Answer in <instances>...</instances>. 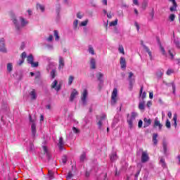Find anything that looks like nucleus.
<instances>
[{
  "label": "nucleus",
  "mask_w": 180,
  "mask_h": 180,
  "mask_svg": "<svg viewBox=\"0 0 180 180\" xmlns=\"http://www.w3.org/2000/svg\"><path fill=\"white\" fill-rule=\"evenodd\" d=\"M13 23L14 25L15 30H20L22 27H25V26H27L29 25V20L25 18L23 16H20L19 20L13 18Z\"/></svg>",
  "instance_id": "f257e3e1"
},
{
  "label": "nucleus",
  "mask_w": 180,
  "mask_h": 180,
  "mask_svg": "<svg viewBox=\"0 0 180 180\" xmlns=\"http://www.w3.org/2000/svg\"><path fill=\"white\" fill-rule=\"evenodd\" d=\"M139 116L137 112H131V115H127V123L129 124V127L130 129H133V126L134 125V122H136V117Z\"/></svg>",
  "instance_id": "f03ea898"
},
{
  "label": "nucleus",
  "mask_w": 180,
  "mask_h": 180,
  "mask_svg": "<svg viewBox=\"0 0 180 180\" xmlns=\"http://www.w3.org/2000/svg\"><path fill=\"white\" fill-rule=\"evenodd\" d=\"M30 122L31 123V131L32 137H36V120L32 119V116L30 115Z\"/></svg>",
  "instance_id": "7ed1b4c3"
},
{
  "label": "nucleus",
  "mask_w": 180,
  "mask_h": 180,
  "mask_svg": "<svg viewBox=\"0 0 180 180\" xmlns=\"http://www.w3.org/2000/svg\"><path fill=\"white\" fill-rule=\"evenodd\" d=\"M27 61L28 64H30L31 66L33 67V68L39 67V63L38 62L34 63V58H33V55H32V54H30L27 57Z\"/></svg>",
  "instance_id": "20e7f679"
},
{
  "label": "nucleus",
  "mask_w": 180,
  "mask_h": 180,
  "mask_svg": "<svg viewBox=\"0 0 180 180\" xmlns=\"http://www.w3.org/2000/svg\"><path fill=\"white\" fill-rule=\"evenodd\" d=\"M87 98H88V90L84 89L82 94V97H81L82 103V105H84V106L86 105Z\"/></svg>",
  "instance_id": "39448f33"
},
{
  "label": "nucleus",
  "mask_w": 180,
  "mask_h": 180,
  "mask_svg": "<svg viewBox=\"0 0 180 180\" xmlns=\"http://www.w3.org/2000/svg\"><path fill=\"white\" fill-rule=\"evenodd\" d=\"M0 51L1 53H8V49H6V46H5V39H0Z\"/></svg>",
  "instance_id": "423d86ee"
},
{
  "label": "nucleus",
  "mask_w": 180,
  "mask_h": 180,
  "mask_svg": "<svg viewBox=\"0 0 180 180\" xmlns=\"http://www.w3.org/2000/svg\"><path fill=\"white\" fill-rule=\"evenodd\" d=\"M117 89H114L111 96V105H115L117 102Z\"/></svg>",
  "instance_id": "0eeeda50"
},
{
  "label": "nucleus",
  "mask_w": 180,
  "mask_h": 180,
  "mask_svg": "<svg viewBox=\"0 0 180 180\" xmlns=\"http://www.w3.org/2000/svg\"><path fill=\"white\" fill-rule=\"evenodd\" d=\"M153 127L155 129H158L159 131H161L162 130V124H161V122L158 120V117H155L154 120Z\"/></svg>",
  "instance_id": "6e6552de"
},
{
  "label": "nucleus",
  "mask_w": 180,
  "mask_h": 180,
  "mask_svg": "<svg viewBox=\"0 0 180 180\" xmlns=\"http://www.w3.org/2000/svg\"><path fill=\"white\" fill-rule=\"evenodd\" d=\"M105 119H106V115L105 114H102L101 116H97V120H98L97 123L98 129H102L103 122Z\"/></svg>",
  "instance_id": "1a4fd4ad"
},
{
  "label": "nucleus",
  "mask_w": 180,
  "mask_h": 180,
  "mask_svg": "<svg viewBox=\"0 0 180 180\" xmlns=\"http://www.w3.org/2000/svg\"><path fill=\"white\" fill-rule=\"evenodd\" d=\"M51 88L53 89H55V91H56V92H58V91H60V89H61V85L58 84V81L54 80L51 84Z\"/></svg>",
  "instance_id": "9d476101"
},
{
  "label": "nucleus",
  "mask_w": 180,
  "mask_h": 180,
  "mask_svg": "<svg viewBox=\"0 0 180 180\" xmlns=\"http://www.w3.org/2000/svg\"><path fill=\"white\" fill-rule=\"evenodd\" d=\"M133 77H134V74H133V72H130L129 73V89L131 90L133 89V85H134V82H135L134 79H132Z\"/></svg>",
  "instance_id": "9b49d317"
},
{
  "label": "nucleus",
  "mask_w": 180,
  "mask_h": 180,
  "mask_svg": "<svg viewBox=\"0 0 180 180\" xmlns=\"http://www.w3.org/2000/svg\"><path fill=\"white\" fill-rule=\"evenodd\" d=\"M162 148L165 155H168L169 154V149H168V142L163 141Z\"/></svg>",
  "instance_id": "f8f14e48"
},
{
  "label": "nucleus",
  "mask_w": 180,
  "mask_h": 180,
  "mask_svg": "<svg viewBox=\"0 0 180 180\" xmlns=\"http://www.w3.org/2000/svg\"><path fill=\"white\" fill-rule=\"evenodd\" d=\"M148 153L146 151L142 152L141 162H147V161H148Z\"/></svg>",
  "instance_id": "ddd939ff"
},
{
  "label": "nucleus",
  "mask_w": 180,
  "mask_h": 180,
  "mask_svg": "<svg viewBox=\"0 0 180 180\" xmlns=\"http://www.w3.org/2000/svg\"><path fill=\"white\" fill-rule=\"evenodd\" d=\"M36 9L37 11H40V12H41L43 13L46 11V6L44 4L37 3V6H36Z\"/></svg>",
  "instance_id": "4468645a"
},
{
  "label": "nucleus",
  "mask_w": 180,
  "mask_h": 180,
  "mask_svg": "<svg viewBox=\"0 0 180 180\" xmlns=\"http://www.w3.org/2000/svg\"><path fill=\"white\" fill-rule=\"evenodd\" d=\"M120 64L122 70H126V58H124V57H121L120 59Z\"/></svg>",
  "instance_id": "2eb2a0df"
},
{
  "label": "nucleus",
  "mask_w": 180,
  "mask_h": 180,
  "mask_svg": "<svg viewBox=\"0 0 180 180\" xmlns=\"http://www.w3.org/2000/svg\"><path fill=\"white\" fill-rule=\"evenodd\" d=\"M90 68H91V70L96 69V60L94 58L90 59Z\"/></svg>",
  "instance_id": "dca6fc26"
},
{
  "label": "nucleus",
  "mask_w": 180,
  "mask_h": 180,
  "mask_svg": "<svg viewBox=\"0 0 180 180\" xmlns=\"http://www.w3.org/2000/svg\"><path fill=\"white\" fill-rule=\"evenodd\" d=\"M58 147L59 150L64 149V140L63 139V136H60L59 138V142L58 143Z\"/></svg>",
  "instance_id": "f3484780"
},
{
  "label": "nucleus",
  "mask_w": 180,
  "mask_h": 180,
  "mask_svg": "<svg viewBox=\"0 0 180 180\" xmlns=\"http://www.w3.org/2000/svg\"><path fill=\"white\" fill-rule=\"evenodd\" d=\"M78 22L79 20L77 19H75L73 21L72 28H73V30H75V32H77V30H79V27H78Z\"/></svg>",
  "instance_id": "a211bd4d"
},
{
  "label": "nucleus",
  "mask_w": 180,
  "mask_h": 180,
  "mask_svg": "<svg viewBox=\"0 0 180 180\" xmlns=\"http://www.w3.org/2000/svg\"><path fill=\"white\" fill-rule=\"evenodd\" d=\"M142 46H143L144 50L146 51V53H148V54L150 57V59L153 60V53H151V51H150V49H148V47H147V46H146L143 44H142Z\"/></svg>",
  "instance_id": "6ab92c4d"
},
{
  "label": "nucleus",
  "mask_w": 180,
  "mask_h": 180,
  "mask_svg": "<svg viewBox=\"0 0 180 180\" xmlns=\"http://www.w3.org/2000/svg\"><path fill=\"white\" fill-rule=\"evenodd\" d=\"M77 95H78V91H77V90L75 89H73L70 95V102H72V101L75 99V96H77Z\"/></svg>",
  "instance_id": "aec40b11"
},
{
  "label": "nucleus",
  "mask_w": 180,
  "mask_h": 180,
  "mask_svg": "<svg viewBox=\"0 0 180 180\" xmlns=\"http://www.w3.org/2000/svg\"><path fill=\"white\" fill-rule=\"evenodd\" d=\"M96 77L98 81H99L101 83L103 82V80L102 79L103 78V73L98 72L96 75Z\"/></svg>",
  "instance_id": "412c9836"
},
{
  "label": "nucleus",
  "mask_w": 180,
  "mask_h": 180,
  "mask_svg": "<svg viewBox=\"0 0 180 180\" xmlns=\"http://www.w3.org/2000/svg\"><path fill=\"white\" fill-rule=\"evenodd\" d=\"M117 123H119V115H115V117H114V120L112 121V127L113 129H115V127H116V124H117Z\"/></svg>",
  "instance_id": "4be33fe9"
},
{
  "label": "nucleus",
  "mask_w": 180,
  "mask_h": 180,
  "mask_svg": "<svg viewBox=\"0 0 180 180\" xmlns=\"http://www.w3.org/2000/svg\"><path fill=\"white\" fill-rule=\"evenodd\" d=\"M158 137V134H153V136H152V140H153V144H155V146H157V144H158V140L157 139V138Z\"/></svg>",
  "instance_id": "5701e85b"
},
{
  "label": "nucleus",
  "mask_w": 180,
  "mask_h": 180,
  "mask_svg": "<svg viewBox=\"0 0 180 180\" xmlns=\"http://www.w3.org/2000/svg\"><path fill=\"white\" fill-rule=\"evenodd\" d=\"M30 96H31V99L34 101L37 98V94H36V90L32 89V91H30Z\"/></svg>",
  "instance_id": "b1692460"
},
{
  "label": "nucleus",
  "mask_w": 180,
  "mask_h": 180,
  "mask_svg": "<svg viewBox=\"0 0 180 180\" xmlns=\"http://www.w3.org/2000/svg\"><path fill=\"white\" fill-rule=\"evenodd\" d=\"M64 68V58L59 56V70Z\"/></svg>",
  "instance_id": "393cba45"
},
{
  "label": "nucleus",
  "mask_w": 180,
  "mask_h": 180,
  "mask_svg": "<svg viewBox=\"0 0 180 180\" xmlns=\"http://www.w3.org/2000/svg\"><path fill=\"white\" fill-rule=\"evenodd\" d=\"M143 121H144V125H143L144 128L148 127V126H150V124H151L150 119L144 118Z\"/></svg>",
  "instance_id": "a878e982"
},
{
  "label": "nucleus",
  "mask_w": 180,
  "mask_h": 180,
  "mask_svg": "<svg viewBox=\"0 0 180 180\" xmlns=\"http://www.w3.org/2000/svg\"><path fill=\"white\" fill-rule=\"evenodd\" d=\"M178 120V116L176 115V114H174L173 116V124L172 126H174L175 127V129H176V127L178 126V123H176V121Z\"/></svg>",
  "instance_id": "bb28decb"
},
{
  "label": "nucleus",
  "mask_w": 180,
  "mask_h": 180,
  "mask_svg": "<svg viewBox=\"0 0 180 180\" xmlns=\"http://www.w3.org/2000/svg\"><path fill=\"white\" fill-rule=\"evenodd\" d=\"M88 23H89V19H86L84 21H82L79 24V26L80 27H82L84 26H87Z\"/></svg>",
  "instance_id": "cd10ccee"
},
{
  "label": "nucleus",
  "mask_w": 180,
  "mask_h": 180,
  "mask_svg": "<svg viewBox=\"0 0 180 180\" xmlns=\"http://www.w3.org/2000/svg\"><path fill=\"white\" fill-rule=\"evenodd\" d=\"M48 179L49 180L54 179V173L51 170L48 171Z\"/></svg>",
  "instance_id": "c85d7f7f"
},
{
  "label": "nucleus",
  "mask_w": 180,
  "mask_h": 180,
  "mask_svg": "<svg viewBox=\"0 0 180 180\" xmlns=\"http://www.w3.org/2000/svg\"><path fill=\"white\" fill-rule=\"evenodd\" d=\"M75 79V77L72 75H70L68 79V85H72V82H74V80Z\"/></svg>",
  "instance_id": "c756f323"
},
{
  "label": "nucleus",
  "mask_w": 180,
  "mask_h": 180,
  "mask_svg": "<svg viewBox=\"0 0 180 180\" xmlns=\"http://www.w3.org/2000/svg\"><path fill=\"white\" fill-rule=\"evenodd\" d=\"M110 159L112 162L116 161V160H117V155H116V153L111 154L110 156Z\"/></svg>",
  "instance_id": "7c9ffc66"
},
{
  "label": "nucleus",
  "mask_w": 180,
  "mask_h": 180,
  "mask_svg": "<svg viewBox=\"0 0 180 180\" xmlns=\"http://www.w3.org/2000/svg\"><path fill=\"white\" fill-rule=\"evenodd\" d=\"M44 154L46 155V157H50V153H49V149L47 148V146H42Z\"/></svg>",
  "instance_id": "2f4dec72"
},
{
  "label": "nucleus",
  "mask_w": 180,
  "mask_h": 180,
  "mask_svg": "<svg viewBox=\"0 0 180 180\" xmlns=\"http://www.w3.org/2000/svg\"><path fill=\"white\" fill-rule=\"evenodd\" d=\"M88 51L89 54H91V56H95V51L94 50V47H92V45L89 46Z\"/></svg>",
  "instance_id": "473e14b6"
},
{
  "label": "nucleus",
  "mask_w": 180,
  "mask_h": 180,
  "mask_svg": "<svg viewBox=\"0 0 180 180\" xmlns=\"http://www.w3.org/2000/svg\"><path fill=\"white\" fill-rule=\"evenodd\" d=\"M53 36L55 37L56 41H58V40H60V36L58 35V31L54 30Z\"/></svg>",
  "instance_id": "72a5a7b5"
},
{
  "label": "nucleus",
  "mask_w": 180,
  "mask_h": 180,
  "mask_svg": "<svg viewBox=\"0 0 180 180\" xmlns=\"http://www.w3.org/2000/svg\"><path fill=\"white\" fill-rule=\"evenodd\" d=\"M138 168H139V169L137 171V172L135 174V178H139V176L140 175V172L141 171V164H138L137 165Z\"/></svg>",
  "instance_id": "f704fd0d"
},
{
  "label": "nucleus",
  "mask_w": 180,
  "mask_h": 180,
  "mask_svg": "<svg viewBox=\"0 0 180 180\" xmlns=\"http://www.w3.org/2000/svg\"><path fill=\"white\" fill-rule=\"evenodd\" d=\"M13 70V65H12V63H8L7 64V71H8V72H12Z\"/></svg>",
  "instance_id": "c9c22d12"
},
{
  "label": "nucleus",
  "mask_w": 180,
  "mask_h": 180,
  "mask_svg": "<svg viewBox=\"0 0 180 180\" xmlns=\"http://www.w3.org/2000/svg\"><path fill=\"white\" fill-rule=\"evenodd\" d=\"M56 74H57V70H56V69H53L51 71V77L52 79H54V78H56Z\"/></svg>",
  "instance_id": "e433bc0d"
},
{
  "label": "nucleus",
  "mask_w": 180,
  "mask_h": 180,
  "mask_svg": "<svg viewBox=\"0 0 180 180\" xmlns=\"http://www.w3.org/2000/svg\"><path fill=\"white\" fill-rule=\"evenodd\" d=\"M86 160V154L85 153H83L80 155V162H84V161H85Z\"/></svg>",
  "instance_id": "4c0bfd02"
},
{
  "label": "nucleus",
  "mask_w": 180,
  "mask_h": 180,
  "mask_svg": "<svg viewBox=\"0 0 180 180\" xmlns=\"http://www.w3.org/2000/svg\"><path fill=\"white\" fill-rule=\"evenodd\" d=\"M146 105V102L144 101H141L139 103V108L141 110H144V106Z\"/></svg>",
  "instance_id": "58836bf2"
},
{
  "label": "nucleus",
  "mask_w": 180,
  "mask_h": 180,
  "mask_svg": "<svg viewBox=\"0 0 180 180\" xmlns=\"http://www.w3.org/2000/svg\"><path fill=\"white\" fill-rule=\"evenodd\" d=\"M147 94L146 93V91H144L143 93V87L141 88L140 90V96H141L142 99H144L146 96Z\"/></svg>",
  "instance_id": "ea45409f"
},
{
  "label": "nucleus",
  "mask_w": 180,
  "mask_h": 180,
  "mask_svg": "<svg viewBox=\"0 0 180 180\" xmlns=\"http://www.w3.org/2000/svg\"><path fill=\"white\" fill-rule=\"evenodd\" d=\"M160 51H161L162 56H167V53H165V49L162 46V44L160 45Z\"/></svg>",
  "instance_id": "a19ab883"
},
{
  "label": "nucleus",
  "mask_w": 180,
  "mask_h": 180,
  "mask_svg": "<svg viewBox=\"0 0 180 180\" xmlns=\"http://www.w3.org/2000/svg\"><path fill=\"white\" fill-rule=\"evenodd\" d=\"M118 51L121 54L124 55V48H123V45L119 46Z\"/></svg>",
  "instance_id": "79ce46f5"
},
{
  "label": "nucleus",
  "mask_w": 180,
  "mask_h": 180,
  "mask_svg": "<svg viewBox=\"0 0 180 180\" xmlns=\"http://www.w3.org/2000/svg\"><path fill=\"white\" fill-rule=\"evenodd\" d=\"M53 67L54 65H53L52 63H49V65L46 67L47 71H50V70H54Z\"/></svg>",
  "instance_id": "37998d69"
},
{
  "label": "nucleus",
  "mask_w": 180,
  "mask_h": 180,
  "mask_svg": "<svg viewBox=\"0 0 180 180\" xmlns=\"http://www.w3.org/2000/svg\"><path fill=\"white\" fill-rule=\"evenodd\" d=\"M165 126L167 129H171V122H169V120H166Z\"/></svg>",
  "instance_id": "c03bdc74"
},
{
  "label": "nucleus",
  "mask_w": 180,
  "mask_h": 180,
  "mask_svg": "<svg viewBox=\"0 0 180 180\" xmlns=\"http://www.w3.org/2000/svg\"><path fill=\"white\" fill-rule=\"evenodd\" d=\"M76 16L78 19H82L84 18V13L79 12L76 14Z\"/></svg>",
  "instance_id": "a18cd8bd"
},
{
  "label": "nucleus",
  "mask_w": 180,
  "mask_h": 180,
  "mask_svg": "<svg viewBox=\"0 0 180 180\" xmlns=\"http://www.w3.org/2000/svg\"><path fill=\"white\" fill-rule=\"evenodd\" d=\"M2 110H4L5 112L8 111V104L4 103L1 106Z\"/></svg>",
  "instance_id": "49530a36"
},
{
  "label": "nucleus",
  "mask_w": 180,
  "mask_h": 180,
  "mask_svg": "<svg viewBox=\"0 0 180 180\" xmlns=\"http://www.w3.org/2000/svg\"><path fill=\"white\" fill-rule=\"evenodd\" d=\"M171 12H174V11H176V3H173V6L170 7Z\"/></svg>",
  "instance_id": "de8ad7c7"
},
{
  "label": "nucleus",
  "mask_w": 180,
  "mask_h": 180,
  "mask_svg": "<svg viewBox=\"0 0 180 180\" xmlns=\"http://www.w3.org/2000/svg\"><path fill=\"white\" fill-rule=\"evenodd\" d=\"M163 75H164V70H160V72H157V77L158 78H161Z\"/></svg>",
  "instance_id": "09e8293b"
},
{
  "label": "nucleus",
  "mask_w": 180,
  "mask_h": 180,
  "mask_svg": "<svg viewBox=\"0 0 180 180\" xmlns=\"http://www.w3.org/2000/svg\"><path fill=\"white\" fill-rule=\"evenodd\" d=\"M117 21H118L117 19H115V20L112 21V22L110 23V26H116V25H117Z\"/></svg>",
  "instance_id": "8fccbe9b"
},
{
  "label": "nucleus",
  "mask_w": 180,
  "mask_h": 180,
  "mask_svg": "<svg viewBox=\"0 0 180 180\" xmlns=\"http://www.w3.org/2000/svg\"><path fill=\"white\" fill-rule=\"evenodd\" d=\"M160 163L162 164V167H165V159L164 158H160Z\"/></svg>",
  "instance_id": "3c124183"
},
{
  "label": "nucleus",
  "mask_w": 180,
  "mask_h": 180,
  "mask_svg": "<svg viewBox=\"0 0 180 180\" xmlns=\"http://www.w3.org/2000/svg\"><path fill=\"white\" fill-rule=\"evenodd\" d=\"M169 19L171 20V22H174V20H175V14H171Z\"/></svg>",
  "instance_id": "603ef678"
},
{
  "label": "nucleus",
  "mask_w": 180,
  "mask_h": 180,
  "mask_svg": "<svg viewBox=\"0 0 180 180\" xmlns=\"http://www.w3.org/2000/svg\"><path fill=\"white\" fill-rule=\"evenodd\" d=\"M72 176H73L72 172H70L68 174L67 179H68V180H71V178H72Z\"/></svg>",
  "instance_id": "864d4df0"
},
{
  "label": "nucleus",
  "mask_w": 180,
  "mask_h": 180,
  "mask_svg": "<svg viewBox=\"0 0 180 180\" xmlns=\"http://www.w3.org/2000/svg\"><path fill=\"white\" fill-rule=\"evenodd\" d=\"M67 160H68L67 157H66L65 155H64V156L62 158V162H63V164H67Z\"/></svg>",
  "instance_id": "5fc2aeb1"
},
{
  "label": "nucleus",
  "mask_w": 180,
  "mask_h": 180,
  "mask_svg": "<svg viewBox=\"0 0 180 180\" xmlns=\"http://www.w3.org/2000/svg\"><path fill=\"white\" fill-rule=\"evenodd\" d=\"M171 74H174V70L172 69H168L167 71V75H171Z\"/></svg>",
  "instance_id": "6e6d98bb"
},
{
  "label": "nucleus",
  "mask_w": 180,
  "mask_h": 180,
  "mask_svg": "<svg viewBox=\"0 0 180 180\" xmlns=\"http://www.w3.org/2000/svg\"><path fill=\"white\" fill-rule=\"evenodd\" d=\"M72 130L73 133H75L76 134H78V133H79V129H77L75 127H73Z\"/></svg>",
  "instance_id": "4d7b16f0"
},
{
  "label": "nucleus",
  "mask_w": 180,
  "mask_h": 180,
  "mask_svg": "<svg viewBox=\"0 0 180 180\" xmlns=\"http://www.w3.org/2000/svg\"><path fill=\"white\" fill-rule=\"evenodd\" d=\"M34 77H35V79H37L39 78H40V72H37L34 73Z\"/></svg>",
  "instance_id": "13d9d810"
},
{
  "label": "nucleus",
  "mask_w": 180,
  "mask_h": 180,
  "mask_svg": "<svg viewBox=\"0 0 180 180\" xmlns=\"http://www.w3.org/2000/svg\"><path fill=\"white\" fill-rule=\"evenodd\" d=\"M26 57H27V55L26 54V52H23L22 54H21V58L22 60H25V58H26Z\"/></svg>",
  "instance_id": "bf43d9fd"
},
{
  "label": "nucleus",
  "mask_w": 180,
  "mask_h": 180,
  "mask_svg": "<svg viewBox=\"0 0 180 180\" xmlns=\"http://www.w3.org/2000/svg\"><path fill=\"white\" fill-rule=\"evenodd\" d=\"M46 41H53V35H49V37L46 38Z\"/></svg>",
  "instance_id": "052dcab7"
},
{
  "label": "nucleus",
  "mask_w": 180,
  "mask_h": 180,
  "mask_svg": "<svg viewBox=\"0 0 180 180\" xmlns=\"http://www.w3.org/2000/svg\"><path fill=\"white\" fill-rule=\"evenodd\" d=\"M134 26L136 27L137 31L140 30V25H139V23L137 22H134Z\"/></svg>",
  "instance_id": "680f3d73"
},
{
  "label": "nucleus",
  "mask_w": 180,
  "mask_h": 180,
  "mask_svg": "<svg viewBox=\"0 0 180 180\" xmlns=\"http://www.w3.org/2000/svg\"><path fill=\"white\" fill-rule=\"evenodd\" d=\"M138 127L139 129H141V127H143V121L142 120H139V122L138 123Z\"/></svg>",
  "instance_id": "e2e57ef3"
},
{
  "label": "nucleus",
  "mask_w": 180,
  "mask_h": 180,
  "mask_svg": "<svg viewBox=\"0 0 180 180\" xmlns=\"http://www.w3.org/2000/svg\"><path fill=\"white\" fill-rule=\"evenodd\" d=\"M27 13H28L29 16H32L33 14V11L30 9L27 10Z\"/></svg>",
  "instance_id": "0e129e2a"
},
{
  "label": "nucleus",
  "mask_w": 180,
  "mask_h": 180,
  "mask_svg": "<svg viewBox=\"0 0 180 180\" xmlns=\"http://www.w3.org/2000/svg\"><path fill=\"white\" fill-rule=\"evenodd\" d=\"M174 44H176V46L178 49H180L179 41H174Z\"/></svg>",
  "instance_id": "69168bd1"
},
{
  "label": "nucleus",
  "mask_w": 180,
  "mask_h": 180,
  "mask_svg": "<svg viewBox=\"0 0 180 180\" xmlns=\"http://www.w3.org/2000/svg\"><path fill=\"white\" fill-rule=\"evenodd\" d=\"M172 87L173 89V94H175V89H176L175 84L172 83Z\"/></svg>",
  "instance_id": "338daca9"
},
{
  "label": "nucleus",
  "mask_w": 180,
  "mask_h": 180,
  "mask_svg": "<svg viewBox=\"0 0 180 180\" xmlns=\"http://www.w3.org/2000/svg\"><path fill=\"white\" fill-rule=\"evenodd\" d=\"M56 13H58V15L60 14V6H58V7H56Z\"/></svg>",
  "instance_id": "774afa93"
}]
</instances>
